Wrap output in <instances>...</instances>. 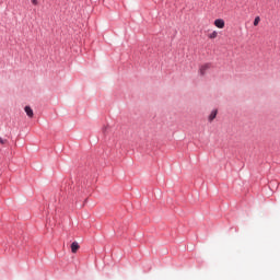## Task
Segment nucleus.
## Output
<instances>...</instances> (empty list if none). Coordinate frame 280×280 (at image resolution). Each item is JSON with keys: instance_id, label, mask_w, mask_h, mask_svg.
Instances as JSON below:
<instances>
[{"instance_id": "5", "label": "nucleus", "mask_w": 280, "mask_h": 280, "mask_svg": "<svg viewBox=\"0 0 280 280\" xmlns=\"http://www.w3.org/2000/svg\"><path fill=\"white\" fill-rule=\"evenodd\" d=\"M25 113L31 119L34 117V112L30 106L25 107Z\"/></svg>"}, {"instance_id": "8", "label": "nucleus", "mask_w": 280, "mask_h": 280, "mask_svg": "<svg viewBox=\"0 0 280 280\" xmlns=\"http://www.w3.org/2000/svg\"><path fill=\"white\" fill-rule=\"evenodd\" d=\"M0 143L1 145H7V143H9L8 139H3L2 137H0Z\"/></svg>"}, {"instance_id": "6", "label": "nucleus", "mask_w": 280, "mask_h": 280, "mask_svg": "<svg viewBox=\"0 0 280 280\" xmlns=\"http://www.w3.org/2000/svg\"><path fill=\"white\" fill-rule=\"evenodd\" d=\"M208 37H210V39L217 38L218 37V32L214 31V32L210 33V35H208Z\"/></svg>"}, {"instance_id": "3", "label": "nucleus", "mask_w": 280, "mask_h": 280, "mask_svg": "<svg viewBox=\"0 0 280 280\" xmlns=\"http://www.w3.org/2000/svg\"><path fill=\"white\" fill-rule=\"evenodd\" d=\"M218 115V109H214L210 113V116H208V121L212 122Z\"/></svg>"}, {"instance_id": "4", "label": "nucleus", "mask_w": 280, "mask_h": 280, "mask_svg": "<svg viewBox=\"0 0 280 280\" xmlns=\"http://www.w3.org/2000/svg\"><path fill=\"white\" fill-rule=\"evenodd\" d=\"M79 249H80V246H79L78 242H73L71 244V252H72V254H77Z\"/></svg>"}, {"instance_id": "2", "label": "nucleus", "mask_w": 280, "mask_h": 280, "mask_svg": "<svg viewBox=\"0 0 280 280\" xmlns=\"http://www.w3.org/2000/svg\"><path fill=\"white\" fill-rule=\"evenodd\" d=\"M214 26L219 28H224L225 27V21L223 19H217L214 20Z\"/></svg>"}, {"instance_id": "1", "label": "nucleus", "mask_w": 280, "mask_h": 280, "mask_svg": "<svg viewBox=\"0 0 280 280\" xmlns=\"http://www.w3.org/2000/svg\"><path fill=\"white\" fill-rule=\"evenodd\" d=\"M212 65L211 63H203L199 66V74L206 75L207 72L211 69Z\"/></svg>"}, {"instance_id": "9", "label": "nucleus", "mask_w": 280, "mask_h": 280, "mask_svg": "<svg viewBox=\"0 0 280 280\" xmlns=\"http://www.w3.org/2000/svg\"><path fill=\"white\" fill-rule=\"evenodd\" d=\"M32 3H33L34 5H37V4H38V0H32Z\"/></svg>"}, {"instance_id": "7", "label": "nucleus", "mask_w": 280, "mask_h": 280, "mask_svg": "<svg viewBox=\"0 0 280 280\" xmlns=\"http://www.w3.org/2000/svg\"><path fill=\"white\" fill-rule=\"evenodd\" d=\"M260 21H261L260 16H256V19H254V26H258Z\"/></svg>"}]
</instances>
